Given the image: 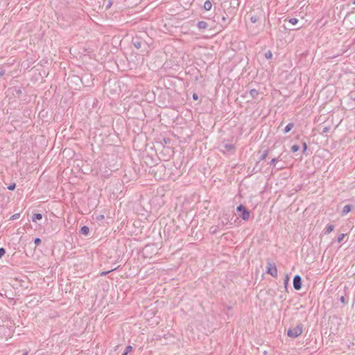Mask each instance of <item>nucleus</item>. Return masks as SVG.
I'll return each mask as SVG.
<instances>
[{"instance_id":"1","label":"nucleus","mask_w":355,"mask_h":355,"mask_svg":"<svg viewBox=\"0 0 355 355\" xmlns=\"http://www.w3.org/2000/svg\"><path fill=\"white\" fill-rule=\"evenodd\" d=\"M14 331L13 327L11 325L8 324L0 325V338H1L8 340L12 336Z\"/></svg>"},{"instance_id":"2","label":"nucleus","mask_w":355,"mask_h":355,"mask_svg":"<svg viewBox=\"0 0 355 355\" xmlns=\"http://www.w3.org/2000/svg\"><path fill=\"white\" fill-rule=\"evenodd\" d=\"M303 327V324L302 323H299L295 327L289 328L287 331L288 336L293 338L298 337L302 334Z\"/></svg>"},{"instance_id":"3","label":"nucleus","mask_w":355,"mask_h":355,"mask_svg":"<svg viewBox=\"0 0 355 355\" xmlns=\"http://www.w3.org/2000/svg\"><path fill=\"white\" fill-rule=\"evenodd\" d=\"M266 273L273 277H277V269L275 263H271L269 259L267 260Z\"/></svg>"},{"instance_id":"4","label":"nucleus","mask_w":355,"mask_h":355,"mask_svg":"<svg viewBox=\"0 0 355 355\" xmlns=\"http://www.w3.org/2000/svg\"><path fill=\"white\" fill-rule=\"evenodd\" d=\"M236 211L238 212H241V214L240 215V217L243 220H248L250 218V211L246 209V207L243 205H240L236 207Z\"/></svg>"},{"instance_id":"5","label":"nucleus","mask_w":355,"mask_h":355,"mask_svg":"<svg viewBox=\"0 0 355 355\" xmlns=\"http://www.w3.org/2000/svg\"><path fill=\"white\" fill-rule=\"evenodd\" d=\"M132 44L137 49H139L142 48L143 46H145L147 45V43L144 40H142L141 37H139L138 36L134 37L132 38Z\"/></svg>"},{"instance_id":"6","label":"nucleus","mask_w":355,"mask_h":355,"mask_svg":"<svg viewBox=\"0 0 355 355\" xmlns=\"http://www.w3.org/2000/svg\"><path fill=\"white\" fill-rule=\"evenodd\" d=\"M293 288L299 291L302 288V277L299 275L294 276L293 279Z\"/></svg>"},{"instance_id":"7","label":"nucleus","mask_w":355,"mask_h":355,"mask_svg":"<svg viewBox=\"0 0 355 355\" xmlns=\"http://www.w3.org/2000/svg\"><path fill=\"white\" fill-rule=\"evenodd\" d=\"M249 94L252 98V99H256L259 97L260 93L256 89H252L250 90Z\"/></svg>"},{"instance_id":"8","label":"nucleus","mask_w":355,"mask_h":355,"mask_svg":"<svg viewBox=\"0 0 355 355\" xmlns=\"http://www.w3.org/2000/svg\"><path fill=\"white\" fill-rule=\"evenodd\" d=\"M197 26L199 29H206L208 27V24L205 21H200L198 22Z\"/></svg>"},{"instance_id":"9","label":"nucleus","mask_w":355,"mask_h":355,"mask_svg":"<svg viewBox=\"0 0 355 355\" xmlns=\"http://www.w3.org/2000/svg\"><path fill=\"white\" fill-rule=\"evenodd\" d=\"M89 232V228L86 226V225H84L83 227H81L80 230V233L83 235H85V236H87Z\"/></svg>"},{"instance_id":"10","label":"nucleus","mask_w":355,"mask_h":355,"mask_svg":"<svg viewBox=\"0 0 355 355\" xmlns=\"http://www.w3.org/2000/svg\"><path fill=\"white\" fill-rule=\"evenodd\" d=\"M351 210H352V205H345L342 210V215L343 216L346 215L349 211H351Z\"/></svg>"},{"instance_id":"11","label":"nucleus","mask_w":355,"mask_h":355,"mask_svg":"<svg viewBox=\"0 0 355 355\" xmlns=\"http://www.w3.org/2000/svg\"><path fill=\"white\" fill-rule=\"evenodd\" d=\"M227 19H228V15L226 14V16H223L221 17V21H219L220 24L222 26H226L228 24V22L227 21Z\"/></svg>"},{"instance_id":"12","label":"nucleus","mask_w":355,"mask_h":355,"mask_svg":"<svg viewBox=\"0 0 355 355\" xmlns=\"http://www.w3.org/2000/svg\"><path fill=\"white\" fill-rule=\"evenodd\" d=\"M294 127V123H289L288 124L286 125V126L285 127L284 130V134H286L288 132H289Z\"/></svg>"},{"instance_id":"13","label":"nucleus","mask_w":355,"mask_h":355,"mask_svg":"<svg viewBox=\"0 0 355 355\" xmlns=\"http://www.w3.org/2000/svg\"><path fill=\"white\" fill-rule=\"evenodd\" d=\"M211 7H212V3H211V2L209 0H207V1L204 3V6H203V8H204V9H205V10H207V11H208V10H211Z\"/></svg>"},{"instance_id":"14","label":"nucleus","mask_w":355,"mask_h":355,"mask_svg":"<svg viewBox=\"0 0 355 355\" xmlns=\"http://www.w3.org/2000/svg\"><path fill=\"white\" fill-rule=\"evenodd\" d=\"M42 218V215L40 213H35L33 215L32 220L33 222H36L37 220H41Z\"/></svg>"},{"instance_id":"15","label":"nucleus","mask_w":355,"mask_h":355,"mask_svg":"<svg viewBox=\"0 0 355 355\" xmlns=\"http://www.w3.org/2000/svg\"><path fill=\"white\" fill-rule=\"evenodd\" d=\"M223 147L227 151H231L235 149V146L230 144H225L223 145Z\"/></svg>"},{"instance_id":"16","label":"nucleus","mask_w":355,"mask_h":355,"mask_svg":"<svg viewBox=\"0 0 355 355\" xmlns=\"http://www.w3.org/2000/svg\"><path fill=\"white\" fill-rule=\"evenodd\" d=\"M219 226L218 225H213L209 228V233L211 234H216L218 232Z\"/></svg>"},{"instance_id":"17","label":"nucleus","mask_w":355,"mask_h":355,"mask_svg":"<svg viewBox=\"0 0 355 355\" xmlns=\"http://www.w3.org/2000/svg\"><path fill=\"white\" fill-rule=\"evenodd\" d=\"M268 152H269L268 148L266 149L263 152L262 155L260 156L259 162L264 160L267 157V156L268 155Z\"/></svg>"},{"instance_id":"18","label":"nucleus","mask_w":355,"mask_h":355,"mask_svg":"<svg viewBox=\"0 0 355 355\" xmlns=\"http://www.w3.org/2000/svg\"><path fill=\"white\" fill-rule=\"evenodd\" d=\"M259 19V17L257 15H250V20L252 23L254 24Z\"/></svg>"},{"instance_id":"19","label":"nucleus","mask_w":355,"mask_h":355,"mask_svg":"<svg viewBox=\"0 0 355 355\" xmlns=\"http://www.w3.org/2000/svg\"><path fill=\"white\" fill-rule=\"evenodd\" d=\"M334 230V225H328L325 229V234H328L331 233Z\"/></svg>"},{"instance_id":"20","label":"nucleus","mask_w":355,"mask_h":355,"mask_svg":"<svg viewBox=\"0 0 355 355\" xmlns=\"http://www.w3.org/2000/svg\"><path fill=\"white\" fill-rule=\"evenodd\" d=\"M289 280H290V278H289L288 275H286L284 280V286L286 290H287V287L288 286Z\"/></svg>"},{"instance_id":"21","label":"nucleus","mask_w":355,"mask_h":355,"mask_svg":"<svg viewBox=\"0 0 355 355\" xmlns=\"http://www.w3.org/2000/svg\"><path fill=\"white\" fill-rule=\"evenodd\" d=\"M300 150V146L297 144L293 145L291 148V151L292 153H296Z\"/></svg>"},{"instance_id":"22","label":"nucleus","mask_w":355,"mask_h":355,"mask_svg":"<svg viewBox=\"0 0 355 355\" xmlns=\"http://www.w3.org/2000/svg\"><path fill=\"white\" fill-rule=\"evenodd\" d=\"M132 349V347L131 345L126 346L123 353L122 355H127L129 352H130Z\"/></svg>"},{"instance_id":"23","label":"nucleus","mask_w":355,"mask_h":355,"mask_svg":"<svg viewBox=\"0 0 355 355\" xmlns=\"http://www.w3.org/2000/svg\"><path fill=\"white\" fill-rule=\"evenodd\" d=\"M259 163V162H257L255 166L251 170V171H250L251 174L257 173V172H259L260 171V169L257 168Z\"/></svg>"},{"instance_id":"24","label":"nucleus","mask_w":355,"mask_h":355,"mask_svg":"<svg viewBox=\"0 0 355 355\" xmlns=\"http://www.w3.org/2000/svg\"><path fill=\"white\" fill-rule=\"evenodd\" d=\"M118 268H119V267H116V268H112V269H111V270H108V271L102 272L100 274V275H101V276H105V275H107L108 273H110V272H112V271H114V270H115L118 269Z\"/></svg>"},{"instance_id":"25","label":"nucleus","mask_w":355,"mask_h":355,"mask_svg":"<svg viewBox=\"0 0 355 355\" xmlns=\"http://www.w3.org/2000/svg\"><path fill=\"white\" fill-rule=\"evenodd\" d=\"M272 57V53L270 51H268L266 53H265V58L267 59V60H269V59H271Z\"/></svg>"},{"instance_id":"26","label":"nucleus","mask_w":355,"mask_h":355,"mask_svg":"<svg viewBox=\"0 0 355 355\" xmlns=\"http://www.w3.org/2000/svg\"><path fill=\"white\" fill-rule=\"evenodd\" d=\"M14 89V91H15V94H16L17 96H19V95H21V93H22L21 89L20 88H17V87H14V89Z\"/></svg>"},{"instance_id":"27","label":"nucleus","mask_w":355,"mask_h":355,"mask_svg":"<svg viewBox=\"0 0 355 355\" xmlns=\"http://www.w3.org/2000/svg\"><path fill=\"white\" fill-rule=\"evenodd\" d=\"M288 21L293 24V25H295L297 24L298 22V19L297 18H291L289 19Z\"/></svg>"},{"instance_id":"28","label":"nucleus","mask_w":355,"mask_h":355,"mask_svg":"<svg viewBox=\"0 0 355 355\" xmlns=\"http://www.w3.org/2000/svg\"><path fill=\"white\" fill-rule=\"evenodd\" d=\"M308 146L306 142L302 143V153L306 154V152L307 150Z\"/></svg>"},{"instance_id":"29","label":"nucleus","mask_w":355,"mask_h":355,"mask_svg":"<svg viewBox=\"0 0 355 355\" xmlns=\"http://www.w3.org/2000/svg\"><path fill=\"white\" fill-rule=\"evenodd\" d=\"M345 236V234H341L340 235H339L338 237L337 238L338 243H341Z\"/></svg>"},{"instance_id":"30","label":"nucleus","mask_w":355,"mask_h":355,"mask_svg":"<svg viewBox=\"0 0 355 355\" xmlns=\"http://www.w3.org/2000/svg\"><path fill=\"white\" fill-rule=\"evenodd\" d=\"M16 188V184L12 183L8 187V189L10 191H13Z\"/></svg>"},{"instance_id":"31","label":"nucleus","mask_w":355,"mask_h":355,"mask_svg":"<svg viewBox=\"0 0 355 355\" xmlns=\"http://www.w3.org/2000/svg\"><path fill=\"white\" fill-rule=\"evenodd\" d=\"M20 216V214L19 213H17V214H13L10 218V220H15V219H17L19 218Z\"/></svg>"},{"instance_id":"32","label":"nucleus","mask_w":355,"mask_h":355,"mask_svg":"<svg viewBox=\"0 0 355 355\" xmlns=\"http://www.w3.org/2000/svg\"><path fill=\"white\" fill-rule=\"evenodd\" d=\"M6 254V250L3 248H0V259Z\"/></svg>"},{"instance_id":"33","label":"nucleus","mask_w":355,"mask_h":355,"mask_svg":"<svg viewBox=\"0 0 355 355\" xmlns=\"http://www.w3.org/2000/svg\"><path fill=\"white\" fill-rule=\"evenodd\" d=\"M42 242V240L40 239V238H35L34 239V243L35 244V245H38L41 243Z\"/></svg>"},{"instance_id":"34","label":"nucleus","mask_w":355,"mask_h":355,"mask_svg":"<svg viewBox=\"0 0 355 355\" xmlns=\"http://www.w3.org/2000/svg\"><path fill=\"white\" fill-rule=\"evenodd\" d=\"M278 161V158L275 157V158H272L271 159V161L270 162V165H275L276 162H277Z\"/></svg>"},{"instance_id":"35","label":"nucleus","mask_w":355,"mask_h":355,"mask_svg":"<svg viewBox=\"0 0 355 355\" xmlns=\"http://www.w3.org/2000/svg\"><path fill=\"white\" fill-rule=\"evenodd\" d=\"M228 223H229V219L227 218H226L225 220H223L221 221V224L223 226L226 225Z\"/></svg>"},{"instance_id":"36","label":"nucleus","mask_w":355,"mask_h":355,"mask_svg":"<svg viewBox=\"0 0 355 355\" xmlns=\"http://www.w3.org/2000/svg\"><path fill=\"white\" fill-rule=\"evenodd\" d=\"M162 141H163V142H162L161 144L164 146V144H166L168 142H169L170 139H166V138H163Z\"/></svg>"},{"instance_id":"37","label":"nucleus","mask_w":355,"mask_h":355,"mask_svg":"<svg viewBox=\"0 0 355 355\" xmlns=\"http://www.w3.org/2000/svg\"><path fill=\"white\" fill-rule=\"evenodd\" d=\"M330 130V128L329 127H325L323 128V130H322V132L323 133H327Z\"/></svg>"},{"instance_id":"38","label":"nucleus","mask_w":355,"mask_h":355,"mask_svg":"<svg viewBox=\"0 0 355 355\" xmlns=\"http://www.w3.org/2000/svg\"><path fill=\"white\" fill-rule=\"evenodd\" d=\"M192 98L194 101H197L198 99V96L196 93H194L192 96Z\"/></svg>"},{"instance_id":"39","label":"nucleus","mask_w":355,"mask_h":355,"mask_svg":"<svg viewBox=\"0 0 355 355\" xmlns=\"http://www.w3.org/2000/svg\"><path fill=\"white\" fill-rule=\"evenodd\" d=\"M6 71L3 69H1L0 70V76H3L5 74Z\"/></svg>"},{"instance_id":"40","label":"nucleus","mask_w":355,"mask_h":355,"mask_svg":"<svg viewBox=\"0 0 355 355\" xmlns=\"http://www.w3.org/2000/svg\"><path fill=\"white\" fill-rule=\"evenodd\" d=\"M74 78H75L76 80H80V81L83 83V85H84V82H83V78H80V77H78V76H74Z\"/></svg>"},{"instance_id":"41","label":"nucleus","mask_w":355,"mask_h":355,"mask_svg":"<svg viewBox=\"0 0 355 355\" xmlns=\"http://www.w3.org/2000/svg\"><path fill=\"white\" fill-rule=\"evenodd\" d=\"M340 302L343 304L345 303V297L344 296H341L340 299Z\"/></svg>"},{"instance_id":"42","label":"nucleus","mask_w":355,"mask_h":355,"mask_svg":"<svg viewBox=\"0 0 355 355\" xmlns=\"http://www.w3.org/2000/svg\"><path fill=\"white\" fill-rule=\"evenodd\" d=\"M23 355H28V352H27V351L24 352L23 353Z\"/></svg>"},{"instance_id":"43","label":"nucleus","mask_w":355,"mask_h":355,"mask_svg":"<svg viewBox=\"0 0 355 355\" xmlns=\"http://www.w3.org/2000/svg\"><path fill=\"white\" fill-rule=\"evenodd\" d=\"M103 218V216L101 215V216H99V218Z\"/></svg>"},{"instance_id":"44","label":"nucleus","mask_w":355,"mask_h":355,"mask_svg":"<svg viewBox=\"0 0 355 355\" xmlns=\"http://www.w3.org/2000/svg\"><path fill=\"white\" fill-rule=\"evenodd\" d=\"M103 218V216L101 215V216H99V218Z\"/></svg>"},{"instance_id":"45","label":"nucleus","mask_w":355,"mask_h":355,"mask_svg":"<svg viewBox=\"0 0 355 355\" xmlns=\"http://www.w3.org/2000/svg\"><path fill=\"white\" fill-rule=\"evenodd\" d=\"M354 4H355V0H354Z\"/></svg>"},{"instance_id":"46","label":"nucleus","mask_w":355,"mask_h":355,"mask_svg":"<svg viewBox=\"0 0 355 355\" xmlns=\"http://www.w3.org/2000/svg\"><path fill=\"white\" fill-rule=\"evenodd\" d=\"M354 101H355V98H354Z\"/></svg>"}]
</instances>
